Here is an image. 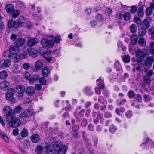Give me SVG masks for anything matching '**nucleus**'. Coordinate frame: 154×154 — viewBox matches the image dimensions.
I'll return each instance as SVG.
<instances>
[{"label":"nucleus","mask_w":154,"mask_h":154,"mask_svg":"<svg viewBox=\"0 0 154 154\" xmlns=\"http://www.w3.org/2000/svg\"><path fill=\"white\" fill-rule=\"evenodd\" d=\"M3 110L6 112V119L8 122L9 126L12 128H16L21 124L20 120L12 113V109L9 106L4 107Z\"/></svg>","instance_id":"nucleus-1"},{"label":"nucleus","mask_w":154,"mask_h":154,"mask_svg":"<svg viewBox=\"0 0 154 154\" xmlns=\"http://www.w3.org/2000/svg\"><path fill=\"white\" fill-rule=\"evenodd\" d=\"M24 52H28L29 54L32 57H36L37 56L38 51L37 49L28 46H25L23 48Z\"/></svg>","instance_id":"nucleus-2"},{"label":"nucleus","mask_w":154,"mask_h":154,"mask_svg":"<svg viewBox=\"0 0 154 154\" xmlns=\"http://www.w3.org/2000/svg\"><path fill=\"white\" fill-rule=\"evenodd\" d=\"M18 51V48L15 46L11 47L9 50H7L4 53V56L6 57L11 58L12 54L14 52Z\"/></svg>","instance_id":"nucleus-3"},{"label":"nucleus","mask_w":154,"mask_h":154,"mask_svg":"<svg viewBox=\"0 0 154 154\" xmlns=\"http://www.w3.org/2000/svg\"><path fill=\"white\" fill-rule=\"evenodd\" d=\"M153 55L149 56L146 59L143 58V60L144 62V64L147 67H150L154 62V56Z\"/></svg>","instance_id":"nucleus-4"},{"label":"nucleus","mask_w":154,"mask_h":154,"mask_svg":"<svg viewBox=\"0 0 154 154\" xmlns=\"http://www.w3.org/2000/svg\"><path fill=\"white\" fill-rule=\"evenodd\" d=\"M41 44L42 46L47 48L52 47L54 45L53 41L49 40L46 38H44L42 40Z\"/></svg>","instance_id":"nucleus-5"},{"label":"nucleus","mask_w":154,"mask_h":154,"mask_svg":"<svg viewBox=\"0 0 154 154\" xmlns=\"http://www.w3.org/2000/svg\"><path fill=\"white\" fill-rule=\"evenodd\" d=\"M67 150L66 147L64 145L61 146L58 148V146L56 145L54 151L56 152L57 151L58 154H65Z\"/></svg>","instance_id":"nucleus-6"},{"label":"nucleus","mask_w":154,"mask_h":154,"mask_svg":"<svg viewBox=\"0 0 154 154\" xmlns=\"http://www.w3.org/2000/svg\"><path fill=\"white\" fill-rule=\"evenodd\" d=\"M143 50L145 51L149 50L150 54L154 56V42H151L148 46L144 48Z\"/></svg>","instance_id":"nucleus-7"},{"label":"nucleus","mask_w":154,"mask_h":154,"mask_svg":"<svg viewBox=\"0 0 154 154\" xmlns=\"http://www.w3.org/2000/svg\"><path fill=\"white\" fill-rule=\"evenodd\" d=\"M99 80L100 82L99 83L98 86L99 87H95V90L96 94L99 95L101 93V89H104V85H103V79H100Z\"/></svg>","instance_id":"nucleus-8"},{"label":"nucleus","mask_w":154,"mask_h":154,"mask_svg":"<svg viewBox=\"0 0 154 154\" xmlns=\"http://www.w3.org/2000/svg\"><path fill=\"white\" fill-rule=\"evenodd\" d=\"M25 88L22 85L17 86L16 89V92L18 94L17 95L19 97H22L25 91Z\"/></svg>","instance_id":"nucleus-9"},{"label":"nucleus","mask_w":154,"mask_h":154,"mask_svg":"<svg viewBox=\"0 0 154 154\" xmlns=\"http://www.w3.org/2000/svg\"><path fill=\"white\" fill-rule=\"evenodd\" d=\"M25 19L23 16L20 17L18 20H17L16 27L18 28L20 26H22L25 24Z\"/></svg>","instance_id":"nucleus-10"},{"label":"nucleus","mask_w":154,"mask_h":154,"mask_svg":"<svg viewBox=\"0 0 154 154\" xmlns=\"http://www.w3.org/2000/svg\"><path fill=\"white\" fill-rule=\"evenodd\" d=\"M38 41V39L36 38H30L27 41V44L28 46L32 47L37 43Z\"/></svg>","instance_id":"nucleus-11"},{"label":"nucleus","mask_w":154,"mask_h":154,"mask_svg":"<svg viewBox=\"0 0 154 154\" xmlns=\"http://www.w3.org/2000/svg\"><path fill=\"white\" fill-rule=\"evenodd\" d=\"M9 86V83L6 80L2 81L0 83V88L3 90H7Z\"/></svg>","instance_id":"nucleus-12"},{"label":"nucleus","mask_w":154,"mask_h":154,"mask_svg":"<svg viewBox=\"0 0 154 154\" xmlns=\"http://www.w3.org/2000/svg\"><path fill=\"white\" fill-rule=\"evenodd\" d=\"M55 145H49L46 148V154H54Z\"/></svg>","instance_id":"nucleus-13"},{"label":"nucleus","mask_w":154,"mask_h":154,"mask_svg":"<svg viewBox=\"0 0 154 154\" xmlns=\"http://www.w3.org/2000/svg\"><path fill=\"white\" fill-rule=\"evenodd\" d=\"M43 66L42 63L41 61H37L35 63V68L33 69L34 71L37 72L41 69L43 67Z\"/></svg>","instance_id":"nucleus-14"},{"label":"nucleus","mask_w":154,"mask_h":154,"mask_svg":"<svg viewBox=\"0 0 154 154\" xmlns=\"http://www.w3.org/2000/svg\"><path fill=\"white\" fill-rule=\"evenodd\" d=\"M19 50L17 51H16L13 53L11 57V58L13 59V61L15 62L19 61L20 59V57L19 55L17 54V53L19 52Z\"/></svg>","instance_id":"nucleus-15"},{"label":"nucleus","mask_w":154,"mask_h":154,"mask_svg":"<svg viewBox=\"0 0 154 154\" xmlns=\"http://www.w3.org/2000/svg\"><path fill=\"white\" fill-rule=\"evenodd\" d=\"M7 12L8 13H11L12 12L14 9V6L11 4H7L5 8Z\"/></svg>","instance_id":"nucleus-16"},{"label":"nucleus","mask_w":154,"mask_h":154,"mask_svg":"<svg viewBox=\"0 0 154 154\" xmlns=\"http://www.w3.org/2000/svg\"><path fill=\"white\" fill-rule=\"evenodd\" d=\"M151 21V19L149 17H148L146 19L144 20L143 22L144 26L147 29L150 26V23Z\"/></svg>","instance_id":"nucleus-17"},{"label":"nucleus","mask_w":154,"mask_h":154,"mask_svg":"<svg viewBox=\"0 0 154 154\" xmlns=\"http://www.w3.org/2000/svg\"><path fill=\"white\" fill-rule=\"evenodd\" d=\"M25 43V39L23 38H20L17 40L15 42V45L16 47L22 46Z\"/></svg>","instance_id":"nucleus-18"},{"label":"nucleus","mask_w":154,"mask_h":154,"mask_svg":"<svg viewBox=\"0 0 154 154\" xmlns=\"http://www.w3.org/2000/svg\"><path fill=\"white\" fill-rule=\"evenodd\" d=\"M35 90L33 87L30 86L26 89V93L29 95H32L35 93Z\"/></svg>","instance_id":"nucleus-19"},{"label":"nucleus","mask_w":154,"mask_h":154,"mask_svg":"<svg viewBox=\"0 0 154 154\" xmlns=\"http://www.w3.org/2000/svg\"><path fill=\"white\" fill-rule=\"evenodd\" d=\"M39 139V136L37 134H33L31 137V140L33 143H35L37 142L38 141Z\"/></svg>","instance_id":"nucleus-20"},{"label":"nucleus","mask_w":154,"mask_h":154,"mask_svg":"<svg viewBox=\"0 0 154 154\" xmlns=\"http://www.w3.org/2000/svg\"><path fill=\"white\" fill-rule=\"evenodd\" d=\"M136 56H138L140 57H143L146 56L145 53L143 51L140 49H138L136 53Z\"/></svg>","instance_id":"nucleus-21"},{"label":"nucleus","mask_w":154,"mask_h":154,"mask_svg":"<svg viewBox=\"0 0 154 154\" xmlns=\"http://www.w3.org/2000/svg\"><path fill=\"white\" fill-rule=\"evenodd\" d=\"M50 73V70L47 67H44L42 71V76L45 77H46L48 74Z\"/></svg>","instance_id":"nucleus-22"},{"label":"nucleus","mask_w":154,"mask_h":154,"mask_svg":"<svg viewBox=\"0 0 154 154\" xmlns=\"http://www.w3.org/2000/svg\"><path fill=\"white\" fill-rule=\"evenodd\" d=\"M138 37L136 35H133L131 37V41L133 45H135L137 43L138 40Z\"/></svg>","instance_id":"nucleus-23"},{"label":"nucleus","mask_w":154,"mask_h":154,"mask_svg":"<svg viewBox=\"0 0 154 154\" xmlns=\"http://www.w3.org/2000/svg\"><path fill=\"white\" fill-rule=\"evenodd\" d=\"M19 10L17 9H14L12 12L10 14L12 15L13 18L15 19L19 15Z\"/></svg>","instance_id":"nucleus-24"},{"label":"nucleus","mask_w":154,"mask_h":154,"mask_svg":"<svg viewBox=\"0 0 154 154\" xmlns=\"http://www.w3.org/2000/svg\"><path fill=\"white\" fill-rule=\"evenodd\" d=\"M137 13L138 16L140 17H142L144 14L143 7L140 6L138 8L137 10Z\"/></svg>","instance_id":"nucleus-25"},{"label":"nucleus","mask_w":154,"mask_h":154,"mask_svg":"<svg viewBox=\"0 0 154 154\" xmlns=\"http://www.w3.org/2000/svg\"><path fill=\"white\" fill-rule=\"evenodd\" d=\"M144 81L145 83L143 84L140 83L142 87H144L145 85V83H149L150 82V78L149 77H148L147 76L145 75L144 77Z\"/></svg>","instance_id":"nucleus-26"},{"label":"nucleus","mask_w":154,"mask_h":154,"mask_svg":"<svg viewBox=\"0 0 154 154\" xmlns=\"http://www.w3.org/2000/svg\"><path fill=\"white\" fill-rule=\"evenodd\" d=\"M16 24L15 21L13 19L10 20L8 22V26L10 28H13L15 25L16 27Z\"/></svg>","instance_id":"nucleus-27"},{"label":"nucleus","mask_w":154,"mask_h":154,"mask_svg":"<svg viewBox=\"0 0 154 154\" xmlns=\"http://www.w3.org/2000/svg\"><path fill=\"white\" fill-rule=\"evenodd\" d=\"M23 146L25 149H27L30 147V142L28 140H24L23 142Z\"/></svg>","instance_id":"nucleus-28"},{"label":"nucleus","mask_w":154,"mask_h":154,"mask_svg":"<svg viewBox=\"0 0 154 154\" xmlns=\"http://www.w3.org/2000/svg\"><path fill=\"white\" fill-rule=\"evenodd\" d=\"M138 43L140 45L144 47L146 44V41L143 38H140L138 41Z\"/></svg>","instance_id":"nucleus-29"},{"label":"nucleus","mask_w":154,"mask_h":154,"mask_svg":"<svg viewBox=\"0 0 154 154\" xmlns=\"http://www.w3.org/2000/svg\"><path fill=\"white\" fill-rule=\"evenodd\" d=\"M11 65V61L8 59L5 60L3 64V66L7 67Z\"/></svg>","instance_id":"nucleus-30"},{"label":"nucleus","mask_w":154,"mask_h":154,"mask_svg":"<svg viewBox=\"0 0 154 154\" xmlns=\"http://www.w3.org/2000/svg\"><path fill=\"white\" fill-rule=\"evenodd\" d=\"M22 110V108L20 105L16 106L13 109V112L14 113H19Z\"/></svg>","instance_id":"nucleus-31"},{"label":"nucleus","mask_w":154,"mask_h":154,"mask_svg":"<svg viewBox=\"0 0 154 154\" xmlns=\"http://www.w3.org/2000/svg\"><path fill=\"white\" fill-rule=\"evenodd\" d=\"M130 31L132 33H135L137 31V27L135 24L131 25L130 27Z\"/></svg>","instance_id":"nucleus-32"},{"label":"nucleus","mask_w":154,"mask_h":154,"mask_svg":"<svg viewBox=\"0 0 154 154\" xmlns=\"http://www.w3.org/2000/svg\"><path fill=\"white\" fill-rule=\"evenodd\" d=\"M123 17L125 20L128 21L131 18V14L129 12H126L123 15Z\"/></svg>","instance_id":"nucleus-33"},{"label":"nucleus","mask_w":154,"mask_h":154,"mask_svg":"<svg viewBox=\"0 0 154 154\" xmlns=\"http://www.w3.org/2000/svg\"><path fill=\"white\" fill-rule=\"evenodd\" d=\"M114 66L116 69L117 71H122V68L121 65L119 62L118 61H117L115 63Z\"/></svg>","instance_id":"nucleus-34"},{"label":"nucleus","mask_w":154,"mask_h":154,"mask_svg":"<svg viewBox=\"0 0 154 154\" xmlns=\"http://www.w3.org/2000/svg\"><path fill=\"white\" fill-rule=\"evenodd\" d=\"M28 134L27 130L26 129H23L20 132L21 136L23 137H26Z\"/></svg>","instance_id":"nucleus-35"},{"label":"nucleus","mask_w":154,"mask_h":154,"mask_svg":"<svg viewBox=\"0 0 154 154\" xmlns=\"http://www.w3.org/2000/svg\"><path fill=\"white\" fill-rule=\"evenodd\" d=\"M8 76L7 73L5 71H2L0 73V78L2 79L6 78Z\"/></svg>","instance_id":"nucleus-36"},{"label":"nucleus","mask_w":154,"mask_h":154,"mask_svg":"<svg viewBox=\"0 0 154 154\" xmlns=\"http://www.w3.org/2000/svg\"><path fill=\"white\" fill-rule=\"evenodd\" d=\"M43 149V148L42 146L38 145L37 147L35 150L36 152L38 154H41L42 152Z\"/></svg>","instance_id":"nucleus-37"},{"label":"nucleus","mask_w":154,"mask_h":154,"mask_svg":"<svg viewBox=\"0 0 154 154\" xmlns=\"http://www.w3.org/2000/svg\"><path fill=\"white\" fill-rule=\"evenodd\" d=\"M128 96L130 98H134L136 94L132 90H130L128 93Z\"/></svg>","instance_id":"nucleus-38"},{"label":"nucleus","mask_w":154,"mask_h":154,"mask_svg":"<svg viewBox=\"0 0 154 154\" xmlns=\"http://www.w3.org/2000/svg\"><path fill=\"white\" fill-rule=\"evenodd\" d=\"M125 111V109L124 108H120L119 109H116V113L119 115H120L122 114V113L123 112Z\"/></svg>","instance_id":"nucleus-39"},{"label":"nucleus","mask_w":154,"mask_h":154,"mask_svg":"<svg viewBox=\"0 0 154 154\" xmlns=\"http://www.w3.org/2000/svg\"><path fill=\"white\" fill-rule=\"evenodd\" d=\"M153 10L150 8H147L146 11V14L148 16L151 15L152 13Z\"/></svg>","instance_id":"nucleus-40"},{"label":"nucleus","mask_w":154,"mask_h":154,"mask_svg":"<svg viewBox=\"0 0 154 154\" xmlns=\"http://www.w3.org/2000/svg\"><path fill=\"white\" fill-rule=\"evenodd\" d=\"M6 97L7 100L10 101H13V95L6 93Z\"/></svg>","instance_id":"nucleus-41"},{"label":"nucleus","mask_w":154,"mask_h":154,"mask_svg":"<svg viewBox=\"0 0 154 154\" xmlns=\"http://www.w3.org/2000/svg\"><path fill=\"white\" fill-rule=\"evenodd\" d=\"M139 34L140 36L144 35L146 32V30L145 29L141 28L139 29Z\"/></svg>","instance_id":"nucleus-42"},{"label":"nucleus","mask_w":154,"mask_h":154,"mask_svg":"<svg viewBox=\"0 0 154 154\" xmlns=\"http://www.w3.org/2000/svg\"><path fill=\"white\" fill-rule=\"evenodd\" d=\"M88 123L87 120L85 118H83L81 121V125L82 127H85L88 124Z\"/></svg>","instance_id":"nucleus-43"},{"label":"nucleus","mask_w":154,"mask_h":154,"mask_svg":"<svg viewBox=\"0 0 154 154\" xmlns=\"http://www.w3.org/2000/svg\"><path fill=\"white\" fill-rule=\"evenodd\" d=\"M85 91L86 93L89 95H91L92 94V92L89 87H86L85 89Z\"/></svg>","instance_id":"nucleus-44"},{"label":"nucleus","mask_w":154,"mask_h":154,"mask_svg":"<svg viewBox=\"0 0 154 154\" xmlns=\"http://www.w3.org/2000/svg\"><path fill=\"white\" fill-rule=\"evenodd\" d=\"M39 81L40 83L42 85H45L46 82V79L44 77L40 79Z\"/></svg>","instance_id":"nucleus-45"},{"label":"nucleus","mask_w":154,"mask_h":154,"mask_svg":"<svg viewBox=\"0 0 154 154\" xmlns=\"http://www.w3.org/2000/svg\"><path fill=\"white\" fill-rule=\"evenodd\" d=\"M125 115L127 118H129L132 117L133 114L132 111H129L126 112Z\"/></svg>","instance_id":"nucleus-46"},{"label":"nucleus","mask_w":154,"mask_h":154,"mask_svg":"<svg viewBox=\"0 0 154 154\" xmlns=\"http://www.w3.org/2000/svg\"><path fill=\"white\" fill-rule=\"evenodd\" d=\"M116 130V128L114 125H112L110 126L109 131L112 133H114Z\"/></svg>","instance_id":"nucleus-47"},{"label":"nucleus","mask_w":154,"mask_h":154,"mask_svg":"<svg viewBox=\"0 0 154 154\" xmlns=\"http://www.w3.org/2000/svg\"><path fill=\"white\" fill-rule=\"evenodd\" d=\"M25 111L26 112V117L31 116L33 115L32 112L29 110H27Z\"/></svg>","instance_id":"nucleus-48"},{"label":"nucleus","mask_w":154,"mask_h":154,"mask_svg":"<svg viewBox=\"0 0 154 154\" xmlns=\"http://www.w3.org/2000/svg\"><path fill=\"white\" fill-rule=\"evenodd\" d=\"M16 4L18 7L19 8H23L24 7L23 3L20 1H18Z\"/></svg>","instance_id":"nucleus-49"},{"label":"nucleus","mask_w":154,"mask_h":154,"mask_svg":"<svg viewBox=\"0 0 154 154\" xmlns=\"http://www.w3.org/2000/svg\"><path fill=\"white\" fill-rule=\"evenodd\" d=\"M134 22L138 24H140L141 23L140 19L138 17L134 18Z\"/></svg>","instance_id":"nucleus-50"},{"label":"nucleus","mask_w":154,"mask_h":154,"mask_svg":"<svg viewBox=\"0 0 154 154\" xmlns=\"http://www.w3.org/2000/svg\"><path fill=\"white\" fill-rule=\"evenodd\" d=\"M123 60L125 63H128L130 60V57L129 56H125L123 58Z\"/></svg>","instance_id":"nucleus-51"},{"label":"nucleus","mask_w":154,"mask_h":154,"mask_svg":"<svg viewBox=\"0 0 154 154\" xmlns=\"http://www.w3.org/2000/svg\"><path fill=\"white\" fill-rule=\"evenodd\" d=\"M14 92V90L12 88H11L8 90L6 93L13 95Z\"/></svg>","instance_id":"nucleus-52"},{"label":"nucleus","mask_w":154,"mask_h":154,"mask_svg":"<svg viewBox=\"0 0 154 154\" xmlns=\"http://www.w3.org/2000/svg\"><path fill=\"white\" fill-rule=\"evenodd\" d=\"M23 68L26 70L30 68V65L28 63H26L23 64Z\"/></svg>","instance_id":"nucleus-53"},{"label":"nucleus","mask_w":154,"mask_h":154,"mask_svg":"<svg viewBox=\"0 0 154 154\" xmlns=\"http://www.w3.org/2000/svg\"><path fill=\"white\" fill-rule=\"evenodd\" d=\"M153 74V70H149L146 73V75L148 76V77L151 76Z\"/></svg>","instance_id":"nucleus-54"},{"label":"nucleus","mask_w":154,"mask_h":154,"mask_svg":"<svg viewBox=\"0 0 154 154\" xmlns=\"http://www.w3.org/2000/svg\"><path fill=\"white\" fill-rule=\"evenodd\" d=\"M88 128L89 131H92L94 130V126L93 125L89 124L88 126Z\"/></svg>","instance_id":"nucleus-55"},{"label":"nucleus","mask_w":154,"mask_h":154,"mask_svg":"<svg viewBox=\"0 0 154 154\" xmlns=\"http://www.w3.org/2000/svg\"><path fill=\"white\" fill-rule=\"evenodd\" d=\"M2 137L7 143L9 142V139L7 136L5 134H3L2 135Z\"/></svg>","instance_id":"nucleus-56"},{"label":"nucleus","mask_w":154,"mask_h":154,"mask_svg":"<svg viewBox=\"0 0 154 154\" xmlns=\"http://www.w3.org/2000/svg\"><path fill=\"white\" fill-rule=\"evenodd\" d=\"M60 38L59 36H56L54 38V41L55 43H58L60 40Z\"/></svg>","instance_id":"nucleus-57"},{"label":"nucleus","mask_w":154,"mask_h":154,"mask_svg":"<svg viewBox=\"0 0 154 154\" xmlns=\"http://www.w3.org/2000/svg\"><path fill=\"white\" fill-rule=\"evenodd\" d=\"M112 115L111 113L108 112H107L104 114V117L105 118H110L111 117Z\"/></svg>","instance_id":"nucleus-58"},{"label":"nucleus","mask_w":154,"mask_h":154,"mask_svg":"<svg viewBox=\"0 0 154 154\" xmlns=\"http://www.w3.org/2000/svg\"><path fill=\"white\" fill-rule=\"evenodd\" d=\"M59 54V51L57 50H55L54 51L53 53H52V57H56Z\"/></svg>","instance_id":"nucleus-59"},{"label":"nucleus","mask_w":154,"mask_h":154,"mask_svg":"<svg viewBox=\"0 0 154 154\" xmlns=\"http://www.w3.org/2000/svg\"><path fill=\"white\" fill-rule=\"evenodd\" d=\"M19 130L17 128H15L13 130V134L14 136H17L18 134Z\"/></svg>","instance_id":"nucleus-60"},{"label":"nucleus","mask_w":154,"mask_h":154,"mask_svg":"<svg viewBox=\"0 0 154 154\" xmlns=\"http://www.w3.org/2000/svg\"><path fill=\"white\" fill-rule=\"evenodd\" d=\"M137 10V9L136 6H133L131 8V12L132 13H134L136 12Z\"/></svg>","instance_id":"nucleus-61"},{"label":"nucleus","mask_w":154,"mask_h":154,"mask_svg":"<svg viewBox=\"0 0 154 154\" xmlns=\"http://www.w3.org/2000/svg\"><path fill=\"white\" fill-rule=\"evenodd\" d=\"M85 113V110L82 109L80 110L79 112L80 116L81 117H83Z\"/></svg>","instance_id":"nucleus-62"},{"label":"nucleus","mask_w":154,"mask_h":154,"mask_svg":"<svg viewBox=\"0 0 154 154\" xmlns=\"http://www.w3.org/2000/svg\"><path fill=\"white\" fill-rule=\"evenodd\" d=\"M78 129V127L75 125H74L72 128V131L74 132L77 131Z\"/></svg>","instance_id":"nucleus-63"},{"label":"nucleus","mask_w":154,"mask_h":154,"mask_svg":"<svg viewBox=\"0 0 154 154\" xmlns=\"http://www.w3.org/2000/svg\"><path fill=\"white\" fill-rule=\"evenodd\" d=\"M149 32L151 35L154 33V27H152L149 29Z\"/></svg>","instance_id":"nucleus-64"}]
</instances>
